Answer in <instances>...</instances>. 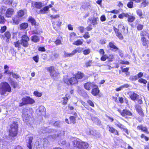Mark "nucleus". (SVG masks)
<instances>
[{
	"label": "nucleus",
	"mask_w": 149,
	"mask_h": 149,
	"mask_svg": "<svg viewBox=\"0 0 149 149\" xmlns=\"http://www.w3.org/2000/svg\"><path fill=\"white\" fill-rule=\"evenodd\" d=\"M46 4H43L40 2H36L35 3V6L36 8H40L42 6H44Z\"/></svg>",
	"instance_id": "nucleus-26"
},
{
	"label": "nucleus",
	"mask_w": 149,
	"mask_h": 149,
	"mask_svg": "<svg viewBox=\"0 0 149 149\" xmlns=\"http://www.w3.org/2000/svg\"><path fill=\"white\" fill-rule=\"evenodd\" d=\"M90 36L88 32H86L83 36V37L85 39L88 38H90Z\"/></svg>",
	"instance_id": "nucleus-61"
},
{
	"label": "nucleus",
	"mask_w": 149,
	"mask_h": 149,
	"mask_svg": "<svg viewBox=\"0 0 149 149\" xmlns=\"http://www.w3.org/2000/svg\"><path fill=\"white\" fill-rule=\"evenodd\" d=\"M5 20L3 16L0 15V23H3L5 22Z\"/></svg>",
	"instance_id": "nucleus-55"
},
{
	"label": "nucleus",
	"mask_w": 149,
	"mask_h": 149,
	"mask_svg": "<svg viewBox=\"0 0 149 149\" xmlns=\"http://www.w3.org/2000/svg\"><path fill=\"white\" fill-rule=\"evenodd\" d=\"M135 108L139 114L140 116H143V113L141 106L138 104H136L135 106Z\"/></svg>",
	"instance_id": "nucleus-17"
},
{
	"label": "nucleus",
	"mask_w": 149,
	"mask_h": 149,
	"mask_svg": "<svg viewBox=\"0 0 149 149\" xmlns=\"http://www.w3.org/2000/svg\"><path fill=\"white\" fill-rule=\"evenodd\" d=\"M139 97V95L135 93H133L130 96L131 99L133 100H135Z\"/></svg>",
	"instance_id": "nucleus-28"
},
{
	"label": "nucleus",
	"mask_w": 149,
	"mask_h": 149,
	"mask_svg": "<svg viewBox=\"0 0 149 149\" xmlns=\"http://www.w3.org/2000/svg\"><path fill=\"white\" fill-rule=\"evenodd\" d=\"M28 26V24L27 23H23L20 25V29L21 30H24L27 28Z\"/></svg>",
	"instance_id": "nucleus-22"
},
{
	"label": "nucleus",
	"mask_w": 149,
	"mask_h": 149,
	"mask_svg": "<svg viewBox=\"0 0 149 149\" xmlns=\"http://www.w3.org/2000/svg\"><path fill=\"white\" fill-rule=\"evenodd\" d=\"M9 67L7 65H5L4 66V73L5 74H8L9 75L11 73V72L9 70Z\"/></svg>",
	"instance_id": "nucleus-19"
},
{
	"label": "nucleus",
	"mask_w": 149,
	"mask_h": 149,
	"mask_svg": "<svg viewBox=\"0 0 149 149\" xmlns=\"http://www.w3.org/2000/svg\"><path fill=\"white\" fill-rule=\"evenodd\" d=\"M11 88L9 85L6 82L1 83L0 84V92L3 95L6 92H10Z\"/></svg>",
	"instance_id": "nucleus-5"
},
{
	"label": "nucleus",
	"mask_w": 149,
	"mask_h": 149,
	"mask_svg": "<svg viewBox=\"0 0 149 149\" xmlns=\"http://www.w3.org/2000/svg\"><path fill=\"white\" fill-rule=\"evenodd\" d=\"M114 124L117 127H119L121 130H122L123 128V127H124V126L120 124L118 121H116L115 122H114Z\"/></svg>",
	"instance_id": "nucleus-32"
},
{
	"label": "nucleus",
	"mask_w": 149,
	"mask_h": 149,
	"mask_svg": "<svg viewBox=\"0 0 149 149\" xmlns=\"http://www.w3.org/2000/svg\"><path fill=\"white\" fill-rule=\"evenodd\" d=\"M107 58V56H106V55H103L101 57V60L102 61H104L106 60Z\"/></svg>",
	"instance_id": "nucleus-62"
},
{
	"label": "nucleus",
	"mask_w": 149,
	"mask_h": 149,
	"mask_svg": "<svg viewBox=\"0 0 149 149\" xmlns=\"http://www.w3.org/2000/svg\"><path fill=\"white\" fill-rule=\"evenodd\" d=\"M85 88L87 90H89L92 88L96 86V85L93 82H88L85 84Z\"/></svg>",
	"instance_id": "nucleus-11"
},
{
	"label": "nucleus",
	"mask_w": 149,
	"mask_h": 149,
	"mask_svg": "<svg viewBox=\"0 0 149 149\" xmlns=\"http://www.w3.org/2000/svg\"><path fill=\"white\" fill-rule=\"evenodd\" d=\"M46 109L45 107L42 106H41L37 110L36 112L38 114L40 115L42 113H45Z\"/></svg>",
	"instance_id": "nucleus-13"
},
{
	"label": "nucleus",
	"mask_w": 149,
	"mask_h": 149,
	"mask_svg": "<svg viewBox=\"0 0 149 149\" xmlns=\"http://www.w3.org/2000/svg\"><path fill=\"white\" fill-rule=\"evenodd\" d=\"M8 81H9L11 83L12 85H13V87L14 88H15L17 86V83L16 82H15L13 81L11 79L10 77L8 79Z\"/></svg>",
	"instance_id": "nucleus-34"
},
{
	"label": "nucleus",
	"mask_w": 149,
	"mask_h": 149,
	"mask_svg": "<svg viewBox=\"0 0 149 149\" xmlns=\"http://www.w3.org/2000/svg\"><path fill=\"white\" fill-rule=\"evenodd\" d=\"M82 50L83 49L82 48L78 47L76 49L74 50L72 52L74 54V55L77 52H81Z\"/></svg>",
	"instance_id": "nucleus-38"
},
{
	"label": "nucleus",
	"mask_w": 149,
	"mask_h": 149,
	"mask_svg": "<svg viewBox=\"0 0 149 149\" xmlns=\"http://www.w3.org/2000/svg\"><path fill=\"white\" fill-rule=\"evenodd\" d=\"M91 91V93L94 96H96L99 93V90L97 86H96V87H94Z\"/></svg>",
	"instance_id": "nucleus-18"
},
{
	"label": "nucleus",
	"mask_w": 149,
	"mask_h": 149,
	"mask_svg": "<svg viewBox=\"0 0 149 149\" xmlns=\"http://www.w3.org/2000/svg\"><path fill=\"white\" fill-rule=\"evenodd\" d=\"M18 124L17 122H14L10 126L9 130V135L12 137H14L16 136L17 133Z\"/></svg>",
	"instance_id": "nucleus-4"
},
{
	"label": "nucleus",
	"mask_w": 149,
	"mask_h": 149,
	"mask_svg": "<svg viewBox=\"0 0 149 149\" xmlns=\"http://www.w3.org/2000/svg\"><path fill=\"white\" fill-rule=\"evenodd\" d=\"M128 17H126L128 18V21L129 22H133L135 19V17L133 16H130L129 14H128Z\"/></svg>",
	"instance_id": "nucleus-29"
},
{
	"label": "nucleus",
	"mask_w": 149,
	"mask_h": 149,
	"mask_svg": "<svg viewBox=\"0 0 149 149\" xmlns=\"http://www.w3.org/2000/svg\"><path fill=\"white\" fill-rule=\"evenodd\" d=\"M75 76L76 78L79 79H81L84 77V74L81 72H78Z\"/></svg>",
	"instance_id": "nucleus-30"
},
{
	"label": "nucleus",
	"mask_w": 149,
	"mask_h": 149,
	"mask_svg": "<svg viewBox=\"0 0 149 149\" xmlns=\"http://www.w3.org/2000/svg\"><path fill=\"white\" fill-rule=\"evenodd\" d=\"M48 6H46L44 7L42 9L40 10V12L42 13H46V11L48 10Z\"/></svg>",
	"instance_id": "nucleus-39"
},
{
	"label": "nucleus",
	"mask_w": 149,
	"mask_h": 149,
	"mask_svg": "<svg viewBox=\"0 0 149 149\" xmlns=\"http://www.w3.org/2000/svg\"><path fill=\"white\" fill-rule=\"evenodd\" d=\"M113 29L117 36L118 37L119 39L121 40H123V37L121 33L119 31V30L115 27H113Z\"/></svg>",
	"instance_id": "nucleus-14"
},
{
	"label": "nucleus",
	"mask_w": 149,
	"mask_h": 149,
	"mask_svg": "<svg viewBox=\"0 0 149 149\" xmlns=\"http://www.w3.org/2000/svg\"><path fill=\"white\" fill-rule=\"evenodd\" d=\"M64 54L65 57H70L74 55L73 52L70 53H69L65 51L64 52Z\"/></svg>",
	"instance_id": "nucleus-40"
},
{
	"label": "nucleus",
	"mask_w": 149,
	"mask_h": 149,
	"mask_svg": "<svg viewBox=\"0 0 149 149\" xmlns=\"http://www.w3.org/2000/svg\"><path fill=\"white\" fill-rule=\"evenodd\" d=\"M46 132L52 133L49 136V138L53 139H56L57 137H60L64 134V131L59 130L55 131L53 129H49L47 128Z\"/></svg>",
	"instance_id": "nucleus-2"
},
{
	"label": "nucleus",
	"mask_w": 149,
	"mask_h": 149,
	"mask_svg": "<svg viewBox=\"0 0 149 149\" xmlns=\"http://www.w3.org/2000/svg\"><path fill=\"white\" fill-rule=\"evenodd\" d=\"M33 93L37 97H40L42 95V93H40L38 92L37 91H34Z\"/></svg>",
	"instance_id": "nucleus-52"
},
{
	"label": "nucleus",
	"mask_w": 149,
	"mask_h": 149,
	"mask_svg": "<svg viewBox=\"0 0 149 149\" xmlns=\"http://www.w3.org/2000/svg\"><path fill=\"white\" fill-rule=\"evenodd\" d=\"M47 70L50 73V75L53 78H54L57 76L58 73L56 70L55 67L53 66L47 68Z\"/></svg>",
	"instance_id": "nucleus-7"
},
{
	"label": "nucleus",
	"mask_w": 149,
	"mask_h": 149,
	"mask_svg": "<svg viewBox=\"0 0 149 149\" xmlns=\"http://www.w3.org/2000/svg\"><path fill=\"white\" fill-rule=\"evenodd\" d=\"M22 100V102L19 105L20 106L27 104H32L35 102L33 100L28 97L23 98Z\"/></svg>",
	"instance_id": "nucleus-6"
},
{
	"label": "nucleus",
	"mask_w": 149,
	"mask_h": 149,
	"mask_svg": "<svg viewBox=\"0 0 149 149\" xmlns=\"http://www.w3.org/2000/svg\"><path fill=\"white\" fill-rule=\"evenodd\" d=\"M91 52V50L90 49H86L83 51V54L85 55L89 54Z\"/></svg>",
	"instance_id": "nucleus-49"
},
{
	"label": "nucleus",
	"mask_w": 149,
	"mask_h": 149,
	"mask_svg": "<svg viewBox=\"0 0 149 149\" xmlns=\"http://www.w3.org/2000/svg\"><path fill=\"white\" fill-rule=\"evenodd\" d=\"M11 75H12V77L16 79H17L19 77V76L17 74L14 73L12 72H11V73L10 74L9 76Z\"/></svg>",
	"instance_id": "nucleus-47"
},
{
	"label": "nucleus",
	"mask_w": 149,
	"mask_h": 149,
	"mask_svg": "<svg viewBox=\"0 0 149 149\" xmlns=\"http://www.w3.org/2000/svg\"><path fill=\"white\" fill-rule=\"evenodd\" d=\"M138 21H136V22L137 29L138 30H141L143 29V26L141 24L138 23Z\"/></svg>",
	"instance_id": "nucleus-33"
},
{
	"label": "nucleus",
	"mask_w": 149,
	"mask_h": 149,
	"mask_svg": "<svg viewBox=\"0 0 149 149\" xmlns=\"http://www.w3.org/2000/svg\"><path fill=\"white\" fill-rule=\"evenodd\" d=\"M14 45L16 47L21 48V45H22L21 40L20 41L18 40L16 42H14Z\"/></svg>",
	"instance_id": "nucleus-36"
},
{
	"label": "nucleus",
	"mask_w": 149,
	"mask_h": 149,
	"mask_svg": "<svg viewBox=\"0 0 149 149\" xmlns=\"http://www.w3.org/2000/svg\"><path fill=\"white\" fill-rule=\"evenodd\" d=\"M133 3L132 1H130L127 4V7L130 8H132L133 7Z\"/></svg>",
	"instance_id": "nucleus-56"
},
{
	"label": "nucleus",
	"mask_w": 149,
	"mask_h": 149,
	"mask_svg": "<svg viewBox=\"0 0 149 149\" xmlns=\"http://www.w3.org/2000/svg\"><path fill=\"white\" fill-rule=\"evenodd\" d=\"M4 36H5L6 38L7 39H10L11 36L9 32L7 31L6 32L4 33Z\"/></svg>",
	"instance_id": "nucleus-46"
},
{
	"label": "nucleus",
	"mask_w": 149,
	"mask_h": 149,
	"mask_svg": "<svg viewBox=\"0 0 149 149\" xmlns=\"http://www.w3.org/2000/svg\"><path fill=\"white\" fill-rule=\"evenodd\" d=\"M6 26H3L0 29V32L1 33H3L6 30Z\"/></svg>",
	"instance_id": "nucleus-59"
},
{
	"label": "nucleus",
	"mask_w": 149,
	"mask_h": 149,
	"mask_svg": "<svg viewBox=\"0 0 149 149\" xmlns=\"http://www.w3.org/2000/svg\"><path fill=\"white\" fill-rule=\"evenodd\" d=\"M13 2V0H5L4 1V3L6 4L12 5Z\"/></svg>",
	"instance_id": "nucleus-45"
},
{
	"label": "nucleus",
	"mask_w": 149,
	"mask_h": 149,
	"mask_svg": "<svg viewBox=\"0 0 149 149\" xmlns=\"http://www.w3.org/2000/svg\"><path fill=\"white\" fill-rule=\"evenodd\" d=\"M138 81L140 83H143L144 84H146L147 83V81L146 80L142 78L139 79L138 80Z\"/></svg>",
	"instance_id": "nucleus-50"
},
{
	"label": "nucleus",
	"mask_w": 149,
	"mask_h": 149,
	"mask_svg": "<svg viewBox=\"0 0 149 149\" xmlns=\"http://www.w3.org/2000/svg\"><path fill=\"white\" fill-rule=\"evenodd\" d=\"M29 40V38L26 35H23L22 37V39L21 40L22 45L24 47H27L29 45L28 41Z\"/></svg>",
	"instance_id": "nucleus-9"
},
{
	"label": "nucleus",
	"mask_w": 149,
	"mask_h": 149,
	"mask_svg": "<svg viewBox=\"0 0 149 149\" xmlns=\"http://www.w3.org/2000/svg\"><path fill=\"white\" fill-rule=\"evenodd\" d=\"M33 139V137L32 135L29 134L27 135L26 137V142L27 143V146L29 149H32V143Z\"/></svg>",
	"instance_id": "nucleus-8"
},
{
	"label": "nucleus",
	"mask_w": 149,
	"mask_h": 149,
	"mask_svg": "<svg viewBox=\"0 0 149 149\" xmlns=\"http://www.w3.org/2000/svg\"><path fill=\"white\" fill-rule=\"evenodd\" d=\"M71 123H74L75 122V118L74 116H71L70 118Z\"/></svg>",
	"instance_id": "nucleus-54"
},
{
	"label": "nucleus",
	"mask_w": 149,
	"mask_h": 149,
	"mask_svg": "<svg viewBox=\"0 0 149 149\" xmlns=\"http://www.w3.org/2000/svg\"><path fill=\"white\" fill-rule=\"evenodd\" d=\"M12 19L13 23L17 24H18L20 20L19 18L17 16H15L13 17L12 18Z\"/></svg>",
	"instance_id": "nucleus-25"
},
{
	"label": "nucleus",
	"mask_w": 149,
	"mask_h": 149,
	"mask_svg": "<svg viewBox=\"0 0 149 149\" xmlns=\"http://www.w3.org/2000/svg\"><path fill=\"white\" fill-rule=\"evenodd\" d=\"M38 50L39 51L42 52H44L45 51V48L42 47H40L38 49Z\"/></svg>",
	"instance_id": "nucleus-64"
},
{
	"label": "nucleus",
	"mask_w": 149,
	"mask_h": 149,
	"mask_svg": "<svg viewBox=\"0 0 149 149\" xmlns=\"http://www.w3.org/2000/svg\"><path fill=\"white\" fill-rule=\"evenodd\" d=\"M33 59L36 63L38 61L39 58L38 56H34L33 58Z\"/></svg>",
	"instance_id": "nucleus-63"
},
{
	"label": "nucleus",
	"mask_w": 149,
	"mask_h": 149,
	"mask_svg": "<svg viewBox=\"0 0 149 149\" xmlns=\"http://www.w3.org/2000/svg\"><path fill=\"white\" fill-rule=\"evenodd\" d=\"M29 22L31 23L32 25H35L36 26L37 25L36 24V22L35 20L32 17L30 16L28 19Z\"/></svg>",
	"instance_id": "nucleus-24"
},
{
	"label": "nucleus",
	"mask_w": 149,
	"mask_h": 149,
	"mask_svg": "<svg viewBox=\"0 0 149 149\" xmlns=\"http://www.w3.org/2000/svg\"><path fill=\"white\" fill-rule=\"evenodd\" d=\"M136 13L140 17L142 15V11L141 10L139 9L137 10Z\"/></svg>",
	"instance_id": "nucleus-58"
},
{
	"label": "nucleus",
	"mask_w": 149,
	"mask_h": 149,
	"mask_svg": "<svg viewBox=\"0 0 149 149\" xmlns=\"http://www.w3.org/2000/svg\"><path fill=\"white\" fill-rule=\"evenodd\" d=\"M7 9V7L6 6H2L0 9V13L1 14H5L6 15V13Z\"/></svg>",
	"instance_id": "nucleus-23"
},
{
	"label": "nucleus",
	"mask_w": 149,
	"mask_h": 149,
	"mask_svg": "<svg viewBox=\"0 0 149 149\" xmlns=\"http://www.w3.org/2000/svg\"><path fill=\"white\" fill-rule=\"evenodd\" d=\"M109 46L111 48H113L114 49H115L116 50H118V48L113 44V43L110 42L109 43Z\"/></svg>",
	"instance_id": "nucleus-35"
},
{
	"label": "nucleus",
	"mask_w": 149,
	"mask_h": 149,
	"mask_svg": "<svg viewBox=\"0 0 149 149\" xmlns=\"http://www.w3.org/2000/svg\"><path fill=\"white\" fill-rule=\"evenodd\" d=\"M33 112V110L31 108H25L23 109V119L27 124L31 125L34 122V118L31 117Z\"/></svg>",
	"instance_id": "nucleus-1"
},
{
	"label": "nucleus",
	"mask_w": 149,
	"mask_h": 149,
	"mask_svg": "<svg viewBox=\"0 0 149 149\" xmlns=\"http://www.w3.org/2000/svg\"><path fill=\"white\" fill-rule=\"evenodd\" d=\"M70 79H68L64 78V82L68 85L70 84Z\"/></svg>",
	"instance_id": "nucleus-53"
},
{
	"label": "nucleus",
	"mask_w": 149,
	"mask_h": 149,
	"mask_svg": "<svg viewBox=\"0 0 149 149\" xmlns=\"http://www.w3.org/2000/svg\"><path fill=\"white\" fill-rule=\"evenodd\" d=\"M141 40L143 42V46H146L147 45V41L146 38L144 37L141 38Z\"/></svg>",
	"instance_id": "nucleus-44"
},
{
	"label": "nucleus",
	"mask_w": 149,
	"mask_h": 149,
	"mask_svg": "<svg viewBox=\"0 0 149 149\" xmlns=\"http://www.w3.org/2000/svg\"><path fill=\"white\" fill-rule=\"evenodd\" d=\"M99 19L98 17H94L88 19V22L89 21L90 23L92 24L94 26L97 24V21Z\"/></svg>",
	"instance_id": "nucleus-16"
},
{
	"label": "nucleus",
	"mask_w": 149,
	"mask_h": 149,
	"mask_svg": "<svg viewBox=\"0 0 149 149\" xmlns=\"http://www.w3.org/2000/svg\"><path fill=\"white\" fill-rule=\"evenodd\" d=\"M83 43V42L81 40H77L74 42L73 44L74 45H81Z\"/></svg>",
	"instance_id": "nucleus-37"
},
{
	"label": "nucleus",
	"mask_w": 149,
	"mask_h": 149,
	"mask_svg": "<svg viewBox=\"0 0 149 149\" xmlns=\"http://www.w3.org/2000/svg\"><path fill=\"white\" fill-rule=\"evenodd\" d=\"M73 145L80 149H86L88 146L87 143L81 141L79 139H76L73 141Z\"/></svg>",
	"instance_id": "nucleus-3"
},
{
	"label": "nucleus",
	"mask_w": 149,
	"mask_h": 149,
	"mask_svg": "<svg viewBox=\"0 0 149 149\" xmlns=\"http://www.w3.org/2000/svg\"><path fill=\"white\" fill-rule=\"evenodd\" d=\"M107 129H108L111 132L113 133L114 134L118 136L119 135L118 133L117 130L115 129L113 127H110L109 125H107Z\"/></svg>",
	"instance_id": "nucleus-15"
},
{
	"label": "nucleus",
	"mask_w": 149,
	"mask_h": 149,
	"mask_svg": "<svg viewBox=\"0 0 149 149\" xmlns=\"http://www.w3.org/2000/svg\"><path fill=\"white\" fill-rule=\"evenodd\" d=\"M91 119L92 120L97 124H99L100 123V121L96 117H91Z\"/></svg>",
	"instance_id": "nucleus-20"
},
{
	"label": "nucleus",
	"mask_w": 149,
	"mask_h": 149,
	"mask_svg": "<svg viewBox=\"0 0 149 149\" xmlns=\"http://www.w3.org/2000/svg\"><path fill=\"white\" fill-rule=\"evenodd\" d=\"M138 79L137 76H130L129 78V79L132 81H135Z\"/></svg>",
	"instance_id": "nucleus-48"
},
{
	"label": "nucleus",
	"mask_w": 149,
	"mask_h": 149,
	"mask_svg": "<svg viewBox=\"0 0 149 149\" xmlns=\"http://www.w3.org/2000/svg\"><path fill=\"white\" fill-rule=\"evenodd\" d=\"M142 1H143V2L141 4L144 7H145L148 5V2L146 0H142Z\"/></svg>",
	"instance_id": "nucleus-51"
},
{
	"label": "nucleus",
	"mask_w": 149,
	"mask_h": 149,
	"mask_svg": "<svg viewBox=\"0 0 149 149\" xmlns=\"http://www.w3.org/2000/svg\"><path fill=\"white\" fill-rule=\"evenodd\" d=\"M128 14L127 13H123L119 15L118 17L120 19H122L124 17H128Z\"/></svg>",
	"instance_id": "nucleus-41"
},
{
	"label": "nucleus",
	"mask_w": 149,
	"mask_h": 149,
	"mask_svg": "<svg viewBox=\"0 0 149 149\" xmlns=\"http://www.w3.org/2000/svg\"><path fill=\"white\" fill-rule=\"evenodd\" d=\"M32 41L35 42H37L39 41L40 38L36 35H34L31 37Z\"/></svg>",
	"instance_id": "nucleus-21"
},
{
	"label": "nucleus",
	"mask_w": 149,
	"mask_h": 149,
	"mask_svg": "<svg viewBox=\"0 0 149 149\" xmlns=\"http://www.w3.org/2000/svg\"><path fill=\"white\" fill-rule=\"evenodd\" d=\"M58 56L59 55L58 54L55 53L51 56L50 58V59L51 60H53L58 58Z\"/></svg>",
	"instance_id": "nucleus-42"
},
{
	"label": "nucleus",
	"mask_w": 149,
	"mask_h": 149,
	"mask_svg": "<svg viewBox=\"0 0 149 149\" xmlns=\"http://www.w3.org/2000/svg\"><path fill=\"white\" fill-rule=\"evenodd\" d=\"M76 36V34L75 33L73 32L72 33L70 34V41H72V39L73 38L75 37Z\"/></svg>",
	"instance_id": "nucleus-60"
},
{
	"label": "nucleus",
	"mask_w": 149,
	"mask_h": 149,
	"mask_svg": "<svg viewBox=\"0 0 149 149\" xmlns=\"http://www.w3.org/2000/svg\"><path fill=\"white\" fill-rule=\"evenodd\" d=\"M118 111L122 116L126 118H127V116H132V113L127 109H123L122 111L118 109Z\"/></svg>",
	"instance_id": "nucleus-10"
},
{
	"label": "nucleus",
	"mask_w": 149,
	"mask_h": 149,
	"mask_svg": "<svg viewBox=\"0 0 149 149\" xmlns=\"http://www.w3.org/2000/svg\"><path fill=\"white\" fill-rule=\"evenodd\" d=\"M14 10L11 8L7 9L6 13V16L7 17H10L14 13Z\"/></svg>",
	"instance_id": "nucleus-12"
},
{
	"label": "nucleus",
	"mask_w": 149,
	"mask_h": 149,
	"mask_svg": "<svg viewBox=\"0 0 149 149\" xmlns=\"http://www.w3.org/2000/svg\"><path fill=\"white\" fill-rule=\"evenodd\" d=\"M70 84H74L77 82V80L75 77H73L70 78Z\"/></svg>",
	"instance_id": "nucleus-27"
},
{
	"label": "nucleus",
	"mask_w": 149,
	"mask_h": 149,
	"mask_svg": "<svg viewBox=\"0 0 149 149\" xmlns=\"http://www.w3.org/2000/svg\"><path fill=\"white\" fill-rule=\"evenodd\" d=\"M92 63V60H89L88 62H87L85 63V65L86 67H87L88 66H91V64Z\"/></svg>",
	"instance_id": "nucleus-57"
},
{
	"label": "nucleus",
	"mask_w": 149,
	"mask_h": 149,
	"mask_svg": "<svg viewBox=\"0 0 149 149\" xmlns=\"http://www.w3.org/2000/svg\"><path fill=\"white\" fill-rule=\"evenodd\" d=\"M17 14L19 17H21L24 15V12L23 10H21L17 12Z\"/></svg>",
	"instance_id": "nucleus-43"
},
{
	"label": "nucleus",
	"mask_w": 149,
	"mask_h": 149,
	"mask_svg": "<svg viewBox=\"0 0 149 149\" xmlns=\"http://www.w3.org/2000/svg\"><path fill=\"white\" fill-rule=\"evenodd\" d=\"M43 145L44 147H47L49 146V143L47 139H43Z\"/></svg>",
	"instance_id": "nucleus-31"
}]
</instances>
